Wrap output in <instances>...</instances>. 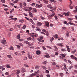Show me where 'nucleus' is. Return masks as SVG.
<instances>
[{
  "label": "nucleus",
  "instance_id": "obj_61",
  "mask_svg": "<svg viewBox=\"0 0 77 77\" xmlns=\"http://www.w3.org/2000/svg\"><path fill=\"white\" fill-rule=\"evenodd\" d=\"M54 15H55V13H53V14H52L51 15V17H53V16H54Z\"/></svg>",
  "mask_w": 77,
  "mask_h": 77
},
{
  "label": "nucleus",
  "instance_id": "obj_43",
  "mask_svg": "<svg viewBox=\"0 0 77 77\" xmlns=\"http://www.w3.org/2000/svg\"><path fill=\"white\" fill-rule=\"evenodd\" d=\"M73 67V66H69V69H71V68H72Z\"/></svg>",
  "mask_w": 77,
  "mask_h": 77
},
{
  "label": "nucleus",
  "instance_id": "obj_47",
  "mask_svg": "<svg viewBox=\"0 0 77 77\" xmlns=\"http://www.w3.org/2000/svg\"><path fill=\"white\" fill-rule=\"evenodd\" d=\"M22 29H26V25H23L22 27Z\"/></svg>",
  "mask_w": 77,
  "mask_h": 77
},
{
  "label": "nucleus",
  "instance_id": "obj_24",
  "mask_svg": "<svg viewBox=\"0 0 77 77\" xmlns=\"http://www.w3.org/2000/svg\"><path fill=\"white\" fill-rule=\"evenodd\" d=\"M24 43H25V44H28V45H29V42H28V41H24Z\"/></svg>",
  "mask_w": 77,
  "mask_h": 77
},
{
  "label": "nucleus",
  "instance_id": "obj_36",
  "mask_svg": "<svg viewBox=\"0 0 77 77\" xmlns=\"http://www.w3.org/2000/svg\"><path fill=\"white\" fill-rule=\"evenodd\" d=\"M66 35L67 36H69V32H67L66 33Z\"/></svg>",
  "mask_w": 77,
  "mask_h": 77
},
{
  "label": "nucleus",
  "instance_id": "obj_12",
  "mask_svg": "<svg viewBox=\"0 0 77 77\" xmlns=\"http://www.w3.org/2000/svg\"><path fill=\"white\" fill-rule=\"evenodd\" d=\"M44 1L46 5H48V1L46 0H43Z\"/></svg>",
  "mask_w": 77,
  "mask_h": 77
},
{
  "label": "nucleus",
  "instance_id": "obj_1",
  "mask_svg": "<svg viewBox=\"0 0 77 77\" xmlns=\"http://www.w3.org/2000/svg\"><path fill=\"white\" fill-rule=\"evenodd\" d=\"M44 23H45V26H46L48 27L50 26V25L49 24V23H48V22L45 21L44 22Z\"/></svg>",
  "mask_w": 77,
  "mask_h": 77
},
{
  "label": "nucleus",
  "instance_id": "obj_28",
  "mask_svg": "<svg viewBox=\"0 0 77 77\" xmlns=\"http://www.w3.org/2000/svg\"><path fill=\"white\" fill-rule=\"evenodd\" d=\"M69 13L67 12V13H66V15L65 16H69Z\"/></svg>",
  "mask_w": 77,
  "mask_h": 77
},
{
  "label": "nucleus",
  "instance_id": "obj_14",
  "mask_svg": "<svg viewBox=\"0 0 77 77\" xmlns=\"http://www.w3.org/2000/svg\"><path fill=\"white\" fill-rule=\"evenodd\" d=\"M28 56L29 59H32V55H30L29 54H28Z\"/></svg>",
  "mask_w": 77,
  "mask_h": 77
},
{
  "label": "nucleus",
  "instance_id": "obj_29",
  "mask_svg": "<svg viewBox=\"0 0 77 77\" xmlns=\"http://www.w3.org/2000/svg\"><path fill=\"white\" fill-rule=\"evenodd\" d=\"M7 56L9 59H11L12 58V57L10 55H7Z\"/></svg>",
  "mask_w": 77,
  "mask_h": 77
},
{
  "label": "nucleus",
  "instance_id": "obj_16",
  "mask_svg": "<svg viewBox=\"0 0 77 77\" xmlns=\"http://www.w3.org/2000/svg\"><path fill=\"white\" fill-rule=\"evenodd\" d=\"M20 34H19L17 36V38L18 39H20Z\"/></svg>",
  "mask_w": 77,
  "mask_h": 77
},
{
  "label": "nucleus",
  "instance_id": "obj_21",
  "mask_svg": "<svg viewBox=\"0 0 77 77\" xmlns=\"http://www.w3.org/2000/svg\"><path fill=\"white\" fill-rule=\"evenodd\" d=\"M26 72V69L24 68H23L22 69V72L24 73V72Z\"/></svg>",
  "mask_w": 77,
  "mask_h": 77
},
{
  "label": "nucleus",
  "instance_id": "obj_23",
  "mask_svg": "<svg viewBox=\"0 0 77 77\" xmlns=\"http://www.w3.org/2000/svg\"><path fill=\"white\" fill-rule=\"evenodd\" d=\"M20 70L18 69L16 72V74L17 75L18 74H20Z\"/></svg>",
  "mask_w": 77,
  "mask_h": 77
},
{
  "label": "nucleus",
  "instance_id": "obj_4",
  "mask_svg": "<svg viewBox=\"0 0 77 77\" xmlns=\"http://www.w3.org/2000/svg\"><path fill=\"white\" fill-rule=\"evenodd\" d=\"M70 57L72 59H75V60H76V61H77V58H76V57L74 56V55H71Z\"/></svg>",
  "mask_w": 77,
  "mask_h": 77
},
{
  "label": "nucleus",
  "instance_id": "obj_60",
  "mask_svg": "<svg viewBox=\"0 0 77 77\" xmlns=\"http://www.w3.org/2000/svg\"><path fill=\"white\" fill-rule=\"evenodd\" d=\"M24 65L26 67H29V66H28V65H27L26 64H24Z\"/></svg>",
  "mask_w": 77,
  "mask_h": 77
},
{
  "label": "nucleus",
  "instance_id": "obj_10",
  "mask_svg": "<svg viewBox=\"0 0 77 77\" xmlns=\"http://www.w3.org/2000/svg\"><path fill=\"white\" fill-rule=\"evenodd\" d=\"M37 39L39 42H44V41L43 40L39 38H38Z\"/></svg>",
  "mask_w": 77,
  "mask_h": 77
},
{
  "label": "nucleus",
  "instance_id": "obj_30",
  "mask_svg": "<svg viewBox=\"0 0 77 77\" xmlns=\"http://www.w3.org/2000/svg\"><path fill=\"white\" fill-rule=\"evenodd\" d=\"M19 5H20V8H22V7H23V4H22V3H20L19 4Z\"/></svg>",
  "mask_w": 77,
  "mask_h": 77
},
{
  "label": "nucleus",
  "instance_id": "obj_27",
  "mask_svg": "<svg viewBox=\"0 0 77 77\" xmlns=\"http://www.w3.org/2000/svg\"><path fill=\"white\" fill-rule=\"evenodd\" d=\"M55 38H59V36L57 34H56L55 35Z\"/></svg>",
  "mask_w": 77,
  "mask_h": 77
},
{
  "label": "nucleus",
  "instance_id": "obj_51",
  "mask_svg": "<svg viewBox=\"0 0 77 77\" xmlns=\"http://www.w3.org/2000/svg\"><path fill=\"white\" fill-rule=\"evenodd\" d=\"M40 39H43V37L42 36H40Z\"/></svg>",
  "mask_w": 77,
  "mask_h": 77
},
{
  "label": "nucleus",
  "instance_id": "obj_22",
  "mask_svg": "<svg viewBox=\"0 0 77 77\" xmlns=\"http://www.w3.org/2000/svg\"><path fill=\"white\" fill-rule=\"evenodd\" d=\"M45 57H47V58H50V56H49L48 55H45Z\"/></svg>",
  "mask_w": 77,
  "mask_h": 77
},
{
  "label": "nucleus",
  "instance_id": "obj_59",
  "mask_svg": "<svg viewBox=\"0 0 77 77\" xmlns=\"http://www.w3.org/2000/svg\"><path fill=\"white\" fill-rule=\"evenodd\" d=\"M42 31L43 32H46V30L45 29H42Z\"/></svg>",
  "mask_w": 77,
  "mask_h": 77
},
{
  "label": "nucleus",
  "instance_id": "obj_63",
  "mask_svg": "<svg viewBox=\"0 0 77 77\" xmlns=\"http://www.w3.org/2000/svg\"><path fill=\"white\" fill-rule=\"evenodd\" d=\"M69 24L70 25H72L73 24V23L71 22H69Z\"/></svg>",
  "mask_w": 77,
  "mask_h": 77
},
{
  "label": "nucleus",
  "instance_id": "obj_42",
  "mask_svg": "<svg viewBox=\"0 0 77 77\" xmlns=\"http://www.w3.org/2000/svg\"><path fill=\"white\" fill-rule=\"evenodd\" d=\"M6 67L7 68H11V66L9 65H7L6 66Z\"/></svg>",
  "mask_w": 77,
  "mask_h": 77
},
{
  "label": "nucleus",
  "instance_id": "obj_41",
  "mask_svg": "<svg viewBox=\"0 0 77 77\" xmlns=\"http://www.w3.org/2000/svg\"><path fill=\"white\" fill-rule=\"evenodd\" d=\"M61 55L63 57H65V55L63 54H62Z\"/></svg>",
  "mask_w": 77,
  "mask_h": 77
},
{
  "label": "nucleus",
  "instance_id": "obj_9",
  "mask_svg": "<svg viewBox=\"0 0 77 77\" xmlns=\"http://www.w3.org/2000/svg\"><path fill=\"white\" fill-rule=\"evenodd\" d=\"M29 17H31V18H33V15L32 14V13L31 12H29Z\"/></svg>",
  "mask_w": 77,
  "mask_h": 77
},
{
  "label": "nucleus",
  "instance_id": "obj_62",
  "mask_svg": "<svg viewBox=\"0 0 77 77\" xmlns=\"http://www.w3.org/2000/svg\"><path fill=\"white\" fill-rule=\"evenodd\" d=\"M46 73H48H48H49V71L48 70H46Z\"/></svg>",
  "mask_w": 77,
  "mask_h": 77
},
{
  "label": "nucleus",
  "instance_id": "obj_40",
  "mask_svg": "<svg viewBox=\"0 0 77 77\" xmlns=\"http://www.w3.org/2000/svg\"><path fill=\"white\" fill-rule=\"evenodd\" d=\"M57 63H56L54 62L52 63V65H56Z\"/></svg>",
  "mask_w": 77,
  "mask_h": 77
},
{
  "label": "nucleus",
  "instance_id": "obj_49",
  "mask_svg": "<svg viewBox=\"0 0 77 77\" xmlns=\"http://www.w3.org/2000/svg\"><path fill=\"white\" fill-rule=\"evenodd\" d=\"M61 51H66V50H65V49H61Z\"/></svg>",
  "mask_w": 77,
  "mask_h": 77
},
{
  "label": "nucleus",
  "instance_id": "obj_55",
  "mask_svg": "<svg viewBox=\"0 0 77 77\" xmlns=\"http://www.w3.org/2000/svg\"><path fill=\"white\" fill-rule=\"evenodd\" d=\"M9 49L10 50H13V48L12 47H10Z\"/></svg>",
  "mask_w": 77,
  "mask_h": 77
},
{
  "label": "nucleus",
  "instance_id": "obj_53",
  "mask_svg": "<svg viewBox=\"0 0 77 77\" xmlns=\"http://www.w3.org/2000/svg\"><path fill=\"white\" fill-rule=\"evenodd\" d=\"M25 18L26 20H28V21H29L30 20V19L27 17H26Z\"/></svg>",
  "mask_w": 77,
  "mask_h": 77
},
{
  "label": "nucleus",
  "instance_id": "obj_3",
  "mask_svg": "<svg viewBox=\"0 0 77 77\" xmlns=\"http://www.w3.org/2000/svg\"><path fill=\"white\" fill-rule=\"evenodd\" d=\"M38 36V34H34L32 33L31 34V36L32 37V38H35V37L37 36Z\"/></svg>",
  "mask_w": 77,
  "mask_h": 77
},
{
  "label": "nucleus",
  "instance_id": "obj_45",
  "mask_svg": "<svg viewBox=\"0 0 77 77\" xmlns=\"http://www.w3.org/2000/svg\"><path fill=\"white\" fill-rule=\"evenodd\" d=\"M60 75L61 76V77H63V73H61L60 74Z\"/></svg>",
  "mask_w": 77,
  "mask_h": 77
},
{
  "label": "nucleus",
  "instance_id": "obj_31",
  "mask_svg": "<svg viewBox=\"0 0 77 77\" xmlns=\"http://www.w3.org/2000/svg\"><path fill=\"white\" fill-rule=\"evenodd\" d=\"M58 16H59V17H61V18H63V15H62L60 14H58Z\"/></svg>",
  "mask_w": 77,
  "mask_h": 77
},
{
  "label": "nucleus",
  "instance_id": "obj_2",
  "mask_svg": "<svg viewBox=\"0 0 77 77\" xmlns=\"http://www.w3.org/2000/svg\"><path fill=\"white\" fill-rule=\"evenodd\" d=\"M2 43L3 45H5L6 44V40H5V38H3V39L2 40Z\"/></svg>",
  "mask_w": 77,
  "mask_h": 77
},
{
  "label": "nucleus",
  "instance_id": "obj_13",
  "mask_svg": "<svg viewBox=\"0 0 77 77\" xmlns=\"http://www.w3.org/2000/svg\"><path fill=\"white\" fill-rule=\"evenodd\" d=\"M57 45L58 46H60V47H63V45H62V43H61L60 44H57Z\"/></svg>",
  "mask_w": 77,
  "mask_h": 77
},
{
  "label": "nucleus",
  "instance_id": "obj_46",
  "mask_svg": "<svg viewBox=\"0 0 77 77\" xmlns=\"http://www.w3.org/2000/svg\"><path fill=\"white\" fill-rule=\"evenodd\" d=\"M52 10H54V11H56V7H55L54 8H52Z\"/></svg>",
  "mask_w": 77,
  "mask_h": 77
},
{
  "label": "nucleus",
  "instance_id": "obj_5",
  "mask_svg": "<svg viewBox=\"0 0 77 77\" xmlns=\"http://www.w3.org/2000/svg\"><path fill=\"white\" fill-rule=\"evenodd\" d=\"M36 75V74L35 73H32L31 75L28 76H27V77H34Z\"/></svg>",
  "mask_w": 77,
  "mask_h": 77
},
{
  "label": "nucleus",
  "instance_id": "obj_38",
  "mask_svg": "<svg viewBox=\"0 0 77 77\" xmlns=\"http://www.w3.org/2000/svg\"><path fill=\"white\" fill-rule=\"evenodd\" d=\"M41 7H42V5L40 4V5H38V8H41Z\"/></svg>",
  "mask_w": 77,
  "mask_h": 77
},
{
  "label": "nucleus",
  "instance_id": "obj_33",
  "mask_svg": "<svg viewBox=\"0 0 77 77\" xmlns=\"http://www.w3.org/2000/svg\"><path fill=\"white\" fill-rule=\"evenodd\" d=\"M40 18L42 20H45V18L43 17L42 16H40Z\"/></svg>",
  "mask_w": 77,
  "mask_h": 77
},
{
  "label": "nucleus",
  "instance_id": "obj_7",
  "mask_svg": "<svg viewBox=\"0 0 77 77\" xmlns=\"http://www.w3.org/2000/svg\"><path fill=\"white\" fill-rule=\"evenodd\" d=\"M64 67L63 68L64 70L66 71H68V69H67V68H66V65L64 64Z\"/></svg>",
  "mask_w": 77,
  "mask_h": 77
},
{
  "label": "nucleus",
  "instance_id": "obj_54",
  "mask_svg": "<svg viewBox=\"0 0 77 77\" xmlns=\"http://www.w3.org/2000/svg\"><path fill=\"white\" fill-rule=\"evenodd\" d=\"M47 63V61H45L43 62V64H46V63Z\"/></svg>",
  "mask_w": 77,
  "mask_h": 77
},
{
  "label": "nucleus",
  "instance_id": "obj_56",
  "mask_svg": "<svg viewBox=\"0 0 77 77\" xmlns=\"http://www.w3.org/2000/svg\"><path fill=\"white\" fill-rule=\"evenodd\" d=\"M76 50H75L74 51H72V53H73V54H74V53H75V52H76Z\"/></svg>",
  "mask_w": 77,
  "mask_h": 77
},
{
  "label": "nucleus",
  "instance_id": "obj_6",
  "mask_svg": "<svg viewBox=\"0 0 77 77\" xmlns=\"http://www.w3.org/2000/svg\"><path fill=\"white\" fill-rule=\"evenodd\" d=\"M47 7L48 8H49V9H52L53 8V6H51V5H47Z\"/></svg>",
  "mask_w": 77,
  "mask_h": 77
},
{
  "label": "nucleus",
  "instance_id": "obj_39",
  "mask_svg": "<svg viewBox=\"0 0 77 77\" xmlns=\"http://www.w3.org/2000/svg\"><path fill=\"white\" fill-rule=\"evenodd\" d=\"M19 22H20V23H24V21L23 20H19Z\"/></svg>",
  "mask_w": 77,
  "mask_h": 77
},
{
  "label": "nucleus",
  "instance_id": "obj_17",
  "mask_svg": "<svg viewBox=\"0 0 77 77\" xmlns=\"http://www.w3.org/2000/svg\"><path fill=\"white\" fill-rule=\"evenodd\" d=\"M42 68L43 69H47V67H45V66H42Z\"/></svg>",
  "mask_w": 77,
  "mask_h": 77
},
{
  "label": "nucleus",
  "instance_id": "obj_52",
  "mask_svg": "<svg viewBox=\"0 0 77 77\" xmlns=\"http://www.w3.org/2000/svg\"><path fill=\"white\" fill-rule=\"evenodd\" d=\"M1 1H2V3H5V0H2Z\"/></svg>",
  "mask_w": 77,
  "mask_h": 77
},
{
  "label": "nucleus",
  "instance_id": "obj_50",
  "mask_svg": "<svg viewBox=\"0 0 77 77\" xmlns=\"http://www.w3.org/2000/svg\"><path fill=\"white\" fill-rule=\"evenodd\" d=\"M69 8L70 9H73V7L71 5L69 6Z\"/></svg>",
  "mask_w": 77,
  "mask_h": 77
},
{
  "label": "nucleus",
  "instance_id": "obj_18",
  "mask_svg": "<svg viewBox=\"0 0 77 77\" xmlns=\"http://www.w3.org/2000/svg\"><path fill=\"white\" fill-rule=\"evenodd\" d=\"M54 18H55V20H56V21H57V20H58V18L56 16V15H55L54 16Z\"/></svg>",
  "mask_w": 77,
  "mask_h": 77
},
{
  "label": "nucleus",
  "instance_id": "obj_20",
  "mask_svg": "<svg viewBox=\"0 0 77 77\" xmlns=\"http://www.w3.org/2000/svg\"><path fill=\"white\" fill-rule=\"evenodd\" d=\"M33 12H37V10H36V9L35 8H33Z\"/></svg>",
  "mask_w": 77,
  "mask_h": 77
},
{
  "label": "nucleus",
  "instance_id": "obj_58",
  "mask_svg": "<svg viewBox=\"0 0 77 77\" xmlns=\"http://www.w3.org/2000/svg\"><path fill=\"white\" fill-rule=\"evenodd\" d=\"M2 5L3 6H4V7H8V6H7V5H5L4 4Z\"/></svg>",
  "mask_w": 77,
  "mask_h": 77
},
{
  "label": "nucleus",
  "instance_id": "obj_34",
  "mask_svg": "<svg viewBox=\"0 0 77 77\" xmlns=\"http://www.w3.org/2000/svg\"><path fill=\"white\" fill-rule=\"evenodd\" d=\"M50 2H51V3H52V2H54V3L56 2V1L54 0H50Z\"/></svg>",
  "mask_w": 77,
  "mask_h": 77
},
{
  "label": "nucleus",
  "instance_id": "obj_48",
  "mask_svg": "<svg viewBox=\"0 0 77 77\" xmlns=\"http://www.w3.org/2000/svg\"><path fill=\"white\" fill-rule=\"evenodd\" d=\"M23 5H24V6H26V5H27V4H26V3L24 2L23 4Z\"/></svg>",
  "mask_w": 77,
  "mask_h": 77
},
{
  "label": "nucleus",
  "instance_id": "obj_37",
  "mask_svg": "<svg viewBox=\"0 0 77 77\" xmlns=\"http://www.w3.org/2000/svg\"><path fill=\"white\" fill-rule=\"evenodd\" d=\"M54 48L55 49L54 51H57V48L56 46H54Z\"/></svg>",
  "mask_w": 77,
  "mask_h": 77
},
{
  "label": "nucleus",
  "instance_id": "obj_44",
  "mask_svg": "<svg viewBox=\"0 0 77 77\" xmlns=\"http://www.w3.org/2000/svg\"><path fill=\"white\" fill-rule=\"evenodd\" d=\"M36 4L35 3H32L31 4V6H35Z\"/></svg>",
  "mask_w": 77,
  "mask_h": 77
},
{
  "label": "nucleus",
  "instance_id": "obj_15",
  "mask_svg": "<svg viewBox=\"0 0 77 77\" xmlns=\"http://www.w3.org/2000/svg\"><path fill=\"white\" fill-rule=\"evenodd\" d=\"M40 68V66H39L36 65L35 67V69H39Z\"/></svg>",
  "mask_w": 77,
  "mask_h": 77
},
{
  "label": "nucleus",
  "instance_id": "obj_19",
  "mask_svg": "<svg viewBox=\"0 0 77 77\" xmlns=\"http://www.w3.org/2000/svg\"><path fill=\"white\" fill-rule=\"evenodd\" d=\"M75 10H74L73 11L74 12H77V6L75 7Z\"/></svg>",
  "mask_w": 77,
  "mask_h": 77
},
{
  "label": "nucleus",
  "instance_id": "obj_57",
  "mask_svg": "<svg viewBox=\"0 0 77 77\" xmlns=\"http://www.w3.org/2000/svg\"><path fill=\"white\" fill-rule=\"evenodd\" d=\"M19 45H20V46H23V44H22V43H19Z\"/></svg>",
  "mask_w": 77,
  "mask_h": 77
},
{
  "label": "nucleus",
  "instance_id": "obj_25",
  "mask_svg": "<svg viewBox=\"0 0 77 77\" xmlns=\"http://www.w3.org/2000/svg\"><path fill=\"white\" fill-rule=\"evenodd\" d=\"M27 40L28 41H30V40H32V38L29 37L28 38H27Z\"/></svg>",
  "mask_w": 77,
  "mask_h": 77
},
{
  "label": "nucleus",
  "instance_id": "obj_64",
  "mask_svg": "<svg viewBox=\"0 0 77 77\" xmlns=\"http://www.w3.org/2000/svg\"><path fill=\"white\" fill-rule=\"evenodd\" d=\"M46 76H47V77H50V75H49V74L47 75Z\"/></svg>",
  "mask_w": 77,
  "mask_h": 77
},
{
  "label": "nucleus",
  "instance_id": "obj_35",
  "mask_svg": "<svg viewBox=\"0 0 77 77\" xmlns=\"http://www.w3.org/2000/svg\"><path fill=\"white\" fill-rule=\"evenodd\" d=\"M29 21L30 22H31V23H32V24H33L34 23V22H33V20H32V19L29 20Z\"/></svg>",
  "mask_w": 77,
  "mask_h": 77
},
{
  "label": "nucleus",
  "instance_id": "obj_26",
  "mask_svg": "<svg viewBox=\"0 0 77 77\" xmlns=\"http://www.w3.org/2000/svg\"><path fill=\"white\" fill-rule=\"evenodd\" d=\"M36 29L37 30H38V31H39V32H41V30L39 28H38V27H36Z\"/></svg>",
  "mask_w": 77,
  "mask_h": 77
},
{
  "label": "nucleus",
  "instance_id": "obj_8",
  "mask_svg": "<svg viewBox=\"0 0 77 77\" xmlns=\"http://www.w3.org/2000/svg\"><path fill=\"white\" fill-rule=\"evenodd\" d=\"M36 54L37 55H39V54H41V52L39 51H37L36 52Z\"/></svg>",
  "mask_w": 77,
  "mask_h": 77
},
{
  "label": "nucleus",
  "instance_id": "obj_32",
  "mask_svg": "<svg viewBox=\"0 0 77 77\" xmlns=\"http://www.w3.org/2000/svg\"><path fill=\"white\" fill-rule=\"evenodd\" d=\"M53 40H54V38L53 37H52V38H50V41L51 42H52L53 41Z\"/></svg>",
  "mask_w": 77,
  "mask_h": 77
},
{
  "label": "nucleus",
  "instance_id": "obj_11",
  "mask_svg": "<svg viewBox=\"0 0 77 77\" xmlns=\"http://www.w3.org/2000/svg\"><path fill=\"white\" fill-rule=\"evenodd\" d=\"M37 26L40 27L42 26V23L41 22H38L37 23Z\"/></svg>",
  "mask_w": 77,
  "mask_h": 77
}]
</instances>
